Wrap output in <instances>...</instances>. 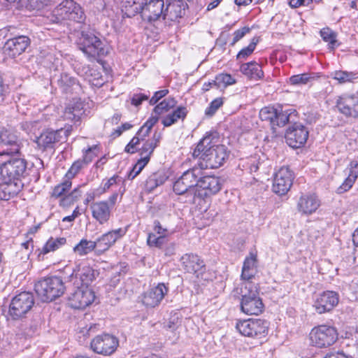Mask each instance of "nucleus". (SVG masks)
<instances>
[{
  "mask_svg": "<svg viewBox=\"0 0 358 358\" xmlns=\"http://www.w3.org/2000/svg\"><path fill=\"white\" fill-rule=\"evenodd\" d=\"M162 138L161 134L155 132L151 139H149L145 142L143 145L140 150V155L141 157H148V160L150 159V156L152 154L155 148H157Z\"/></svg>",
  "mask_w": 358,
  "mask_h": 358,
  "instance_id": "e433bc0d",
  "label": "nucleus"
},
{
  "mask_svg": "<svg viewBox=\"0 0 358 358\" xmlns=\"http://www.w3.org/2000/svg\"><path fill=\"white\" fill-rule=\"evenodd\" d=\"M183 269L189 273H193L197 278H203L206 268L203 261L194 254H185L180 258Z\"/></svg>",
  "mask_w": 358,
  "mask_h": 358,
  "instance_id": "aec40b11",
  "label": "nucleus"
},
{
  "mask_svg": "<svg viewBox=\"0 0 358 358\" xmlns=\"http://www.w3.org/2000/svg\"><path fill=\"white\" fill-rule=\"evenodd\" d=\"M117 176H114L106 181L103 180L101 186L95 189V195L101 196V194L106 192L117 183Z\"/></svg>",
  "mask_w": 358,
  "mask_h": 358,
  "instance_id": "864d4df0",
  "label": "nucleus"
},
{
  "mask_svg": "<svg viewBox=\"0 0 358 358\" xmlns=\"http://www.w3.org/2000/svg\"><path fill=\"white\" fill-rule=\"evenodd\" d=\"M48 18L52 23H61L66 20L81 23L85 21V15L80 6L73 0H64L54 8Z\"/></svg>",
  "mask_w": 358,
  "mask_h": 358,
  "instance_id": "7ed1b4c3",
  "label": "nucleus"
},
{
  "mask_svg": "<svg viewBox=\"0 0 358 358\" xmlns=\"http://www.w3.org/2000/svg\"><path fill=\"white\" fill-rule=\"evenodd\" d=\"M34 304V298L31 293L23 292L13 298L8 314L13 320H20L31 310Z\"/></svg>",
  "mask_w": 358,
  "mask_h": 358,
  "instance_id": "9d476101",
  "label": "nucleus"
},
{
  "mask_svg": "<svg viewBox=\"0 0 358 358\" xmlns=\"http://www.w3.org/2000/svg\"><path fill=\"white\" fill-rule=\"evenodd\" d=\"M257 43V39L255 38H252L251 43L238 53L236 56L237 59H246L254 52Z\"/></svg>",
  "mask_w": 358,
  "mask_h": 358,
  "instance_id": "5fc2aeb1",
  "label": "nucleus"
},
{
  "mask_svg": "<svg viewBox=\"0 0 358 358\" xmlns=\"http://www.w3.org/2000/svg\"><path fill=\"white\" fill-rule=\"evenodd\" d=\"M159 118L157 116L150 117L139 129L136 135L143 141L149 135L153 126L157 122Z\"/></svg>",
  "mask_w": 358,
  "mask_h": 358,
  "instance_id": "a18cd8bd",
  "label": "nucleus"
},
{
  "mask_svg": "<svg viewBox=\"0 0 358 358\" xmlns=\"http://www.w3.org/2000/svg\"><path fill=\"white\" fill-rule=\"evenodd\" d=\"M66 138L69 134V129H60L57 130H46L41 134L39 136L36 137L35 143L38 149L45 151L49 148H53L55 144L61 141L64 138Z\"/></svg>",
  "mask_w": 358,
  "mask_h": 358,
  "instance_id": "4468645a",
  "label": "nucleus"
},
{
  "mask_svg": "<svg viewBox=\"0 0 358 358\" xmlns=\"http://www.w3.org/2000/svg\"><path fill=\"white\" fill-rule=\"evenodd\" d=\"M0 144L8 148L0 152V156L20 154V142L16 133L10 129H3L0 131Z\"/></svg>",
  "mask_w": 358,
  "mask_h": 358,
  "instance_id": "412c9836",
  "label": "nucleus"
},
{
  "mask_svg": "<svg viewBox=\"0 0 358 358\" xmlns=\"http://www.w3.org/2000/svg\"><path fill=\"white\" fill-rule=\"evenodd\" d=\"M77 45L89 58L96 59L105 55L103 42L90 31H81L77 39Z\"/></svg>",
  "mask_w": 358,
  "mask_h": 358,
  "instance_id": "0eeeda50",
  "label": "nucleus"
},
{
  "mask_svg": "<svg viewBox=\"0 0 358 358\" xmlns=\"http://www.w3.org/2000/svg\"><path fill=\"white\" fill-rule=\"evenodd\" d=\"M177 104V101L173 97H168L158 103L154 108V112L157 115H161L170 109L173 108Z\"/></svg>",
  "mask_w": 358,
  "mask_h": 358,
  "instance_id": "c03bdc74",
  "label": "nucleus"
},
{
  "mask_svg": "<svg viewBox=\"0 0 358 358\" xmlns=\"http://www.w3.org/2000/svg\"><path fill=\"white\" fill-rule=\"evenodd\" d=\"M308 138V131L301 123H294L285 133L287 143L292 148H298L303 145Z\"/></svg>",
  "mask_w": 358,
  "mask_h": 358,
  "instance_id": "f3484780",
  "label": "nucleus"
},
{
  "mask_svg": "<svg viewBox=\"0 0 358 358\" xmlns=\"http://www.w3.org/2000/svg\"><path fill=\"white\" fill-rule=\"evenodd\" d=\"M169 93V90L166 89H164L159 91L156 92L152 98L150 99V104L155 105L161 99L166 96Z\"/></svg>",
  "mask_w": 358,
  "mask_h": 358,
  "instance_id": "680f3d73",
  "label": "nucleus"
},
{
  "mask_svg": "<svg viewBox=\"0 0 358 358\" xmlns=\"http://www.w3.org/2000/svg\"><path fill=\"white\" fill-rule=\"evenodd\" d=\"M127 231L126 228H119L103 234L95 241L97 251L99 252L107 251L117 240L122 238Z\"/></svg>",
  "mask_w": 358,
  "mask_h": 358,
  "instance_id": "4be33fe9",
  "label": "nucleus"
},
{
  "mask_svg": "<svg viewBox=\"0 0 358 358\" xmlns=\"http://www.w3.org/2000/svg\"><path fill=\"white\" fill-rule=\"evenodd\" d=\"M90 208L93 218L100 224H104L110 220L112 209L106 201L94 202L91 204Z\"/></svg>",
  "mask_w": 358,
  "mask_h": 358,
  "instance_id": "bb28decb",
  "label": "nucleus"
},
{
  "mask_svg": "<svg viewBox=\"0 0 358 358\" xmlns=\"http://www.w3.org/2000/svg\"><path fill=\"white\" fill-rule=\"evenodd\" d=\"M66 240L65 238L59 237V238H50L48 241L45 243L44 246L40 250L38 254V257H40L41 255H45L50 252H54L59 249L62 245H65Z\"/></svg>",
  "mask_w": 358,
  "mask_h": 358,
  "instance_id": "4c0bfd02",
  "label": "nucleus"
},
{
  "mask_svg": "<svg viewBox=\"0 0 358 358\" xmlns=\"http://www.w3.org/2000/svg\"><path fill=\"white\" fill-rule=\"evenodd\" d=\"M324 358H349L343 351H329Z\"/></svg>",
  "mask_w": 358,
  "mask_h": 358,
  "instance_id": "69168bd1",
  "label": "nucleus"
},
{
  "mask_svg": "<svg viewBox=\"0 0 358 358\" xmlns=\"http://www.w3.org/2000/svg\"><path fill=\"white\" fill-rule=\"evenodd\" d=\"M21 129L26 131L27 134L34 133L38 131L43 126L42 122L37 120L24 121L21 124Z\"/></svg>",
  "mask_w": 358,
  "mask_h": 358,
  "instance_id": "3c124183",
  "label": "nucleus"
},
{
  "mask_svg": "<svg viewBox=\"0 0 358 358\" xmlns=\"http://www.w3.org/2000/svg\"><path fill=\"white\" fill-rule=\"evenodd\" d=\"M338 111L347 117H358V92L345 94L336 102Z\"/></svg>",
  "mask_w": 358,
  "mask_h": 358,
  "instance_id": "2eb2a0df",
  "label": "nucleus"
},
{
  "mask_svg": "<svg viewBox=\"0 0 358 358\" xmlns=\"http://www.w3.org/2000/svg\"><path fill=\"white\" fill-rule=\"evenodd\" d=\"M98 150L97 145H94L90 147L86 150L83 155V159L81 160L85 164H87L90 163L95 157H96L97 154L96 150Z\"/></svg>",
  "mask_w": 358,
  "mask_h": 358,
  "instance_id": "bf43d9fd",
  "label": "nucleus"
},
{
  "mask_svg": "<svg viewBox=\"0 0 358 358\" xmlns=\"http://www.w3.org/2000/svg\"><path fill=\"white\" fill-rule=\"evenodd\" d=\"M296 114V110L293 108L283 110L281 107L277 108V115L273 127H284L287 123L294 121Z\"/></svg>",
  "mask_w": 358,
  "mask_h": 358,
  "instance_id": "72a5a7b5",
  "label": "nucleus"
},
{
  "mask_svg": "<svg viewBox=\"0 0 358 358\" xmlns=\"http://www.w3.org/2000/svg\"><path fill=\"white\" fill-rule=\"evenodd\" d=\"M0 174L4 181L22 182L27 175V162L24 158L13 157L1 163Z\"/></svg>",
  "mask_w": 358,
  "mask_h": 358,
  "instance_id": "423d86ee",
  "label": "nucleus"
},
{
  "mask_svg": "<svg viewBox=\"0 0 358 358\" xmlns=\"http://www.w3.org/2000/svg\"><path fill=\"white\" fill-rule=\"evenodd\" d=\"M94 292L87 286L76 287V289L69 297L71 307L75 309H83L94 300Z\"/></svg>",
  "mask_w": 358,
  "mask_h": 358,
  "instance_id": "ddd939ff",
  "label": "nucleus"
},
{
  "mask_svg": "<svg viewBox=\"0 0 358 358\" xmlns=\"http://www.w3.org/2000/svg\"><path fill=\"white\" fill-rule=\"evenodd\" d=\"M235 296H241V310L246 315H259L264 309L262 299L257 288L250 282H243L240 287L234 289Z\"/></svg>",
  "mask_w": 358,
  "mask_h": 358,
  "instance_id": "f03ea898",
  "label": "nucleus"
},
{
  "mask_svg": "<svg viewBox=\"0 0 358 358\" xmlns=\"http://www.w3.org/2000/svg\"><path fill=\"white\" fill-rule=\"evenodd\" d=\"M250 31V28L244 27L241 29H238L234 33V38L231 43V45H234L240 39H241L247 33Z\"/></svg>",
  "mask_w": 358,
  "mask_h": 358,
  "instance_id": "052dcab7",
  "label": "nucleus"
},
{
  "mask_svg": "<svg viewBox=\"0 0 358 358\" xmlns=\"http://www.w3.org/2000/svg\"><path fill=\"white\" fill-rule=\"evenodd\" d=\"M336 329L329 325H318L312 329L309 334L310 342L317 348H328L338 340Z\"/></svg>",
  "mask_w": 358,
  "mask_h": 358,
  "instance_id": "6e6552de",
  "label": "nucleus"
},
{
  "mask_svg": "<svg viewBox=\"0 0 358 358\" xmlns=\"http://www.w3.org/2000/svg\"><path fill=\"white\" fill-rule=\"evenodd\" d=\"M148 98H149V95H147V94H141V93L134 94L131 97V103L134 106H138L139 105H141L142 103V102L143 101L148 100Z\"/></svg>",
  "mask_w": 358,
  "mask_h": 358,
  "instance_id": "e2e57ef3",
  "label": "nucleus"
},
{
  "mask_svg": "<svg viewBox=\"0 0 358 358\" xmlns=\"http://www.w3.org/2000/svg\"><path fill=\"white\" fill-rule=\"evenodd\" d=\"M320 206V201L314 194H303L299 199L297 210L302 215H310Z\"/></svg>",
  "mask_w": 358,
  "mask_h": 358,
  "instance_id": "393cba45",
  "label": "nucleus"
},
{
  "mask_svg": "<svg viewBox=\"0 0 358 358\" xmlns=\"http://www.w3.org/2000/svg\"><path fill=\"white\" fill-rule=\"evenodd\" d=\"M347 177L343 183L337 188L338 194H343L350 190L358 178V162L352 161L344 171Z\"/></svg>",
  "mask_w": 358,
  "mask_h": 358,
  "instance_id": "cd10ccee",
  "label": "nucleus"
},
{
  "mask_svg": "<svg viewBox=\"0 0 358 358\" xmlns=\"http://www.w3.org/2000/svg\"><path fill=\"white\" fill-rule=\"evenodd\" d=\"M150 160H148V157H141V159L138 160L136 164L134 166L136 169H137L140 173L143 169L145 166L148 163Z\"/></svg>",
  "mask_w": 358,
  "mask_h": 358,
  "instance_id": "774afa93",
  "label": "nucleus"
},
{
  "mask_svg": "<svg viewBox=\"0 0 358 358\" xmlns=\"http://www.w3.org/2000/svg\"><path fill=\"white\" fill-rule=\"evenodd\" d=\"M29 38L24 36H20L8 40L6 43V48L8 54L15 57L25 51L29 45Z\"/></svg>",
  "mask_w": 358,
  "mask_h": 358,
  "instance_id": "c85d7f7f",
  "label": "nucleus"
},
{
  "mask_svg": "<svg viewBox=\"0 0 358 358\" xmlns=\"http://www.w3.org/2000/svg\"><path fill=\"white\" fill-rule=\"evenodd\" d=\"M241 72L251 80H259L264 76L262 67L256 62L243 64L240 67Z\"/></svg>",
  "mask_w": 358,
  "mask_h": 358,
  "instance_id": "2f4dec72",
  "label": "nucleus"
},
{
  "mask_svg": "<svg viewBox=\"0 0 358 358\" xmlns=\"http://www.w3.org/2000/svg\"><path fill=\"white\" fill-rule=\"evenodd\" d=\"M55 0H28V6L32 10L45 12L50 9Z\"/></svg>",
  "mask_w": 358,
  "mask_h": 358,
  "instance_id": "a19ab883",
  "label": "nucleus"
},
{
  "mask_svg": "<svg viewBox=\"0 0 358 358\" xmlns=\"http://www.w3.org/2000/svg\"><path fill=\"white\" fill-rule=\"evenodd\" d=\"M34 289L42 301L49 302L61 296L66 287L60 277L53 275L38 281L35 284Z\"/></svg>",
  "mask_w": 358,
  "mask_h": 358,
  "instance_id": "20e7f679",
  "label": "nucleus"
},
{
  "mask_svg": "<svg viewBox=\"0 0 358 358\" xmlns=\"http://www.w3.org/2000/svg\"><path fill=\"white\" fill-rule=\"evenodd\" d=\"M76 202L73 199L71 196V195L66 194L63 196L59 201V206L62 207H69Z\"/></svg>",
  "mask_w": 358,
  "mask_h": 358,
  "instance_id": "338daca9",
  "label": "nucleus"
},
{
  "mask_svg": "<svg viewBox=\"0 0 358 358\" xmlns=\"http://www.w3.org/2000/svg\"><path fill=\"white\" fill-rule=\"evenodd\" d=\"M22 182L5 181L3 184L0 185V200L8 201L16 196L23 188Z\"/></svg>",
  "mask_w": 358,
  "mask_h": 358,
  "instance_id": "c756f323",
  "label": "nucleus"
},
{
  "mask_svg": "<svg viewBox=\"0 0 358 358\" xmlns=\"http://www.w3.org/2000/svg\"><path fill=\"white\" fill-rule=\"evenodd\" d=\"M236 328L243 336L260 339L267 335L268 322L261 319H249L238 322Z\"/></svg>",
  "mask_w": 358,
  "mask_h": 358,
  "instance_id": "1a4fd4ad",
  "label": "nucleus"
},
{
  "mask_svg": "<svg viewBox=\"0 0 358 358\" xmlns=\"http://www.w3.org/2000/svg\"><path fill=\"white\" fill-rule=\"evenodd\" d=\"M71 181L64 178L62 182L54 187L52 192H51V196L56 199H62L63 196L66 195V193L69 192L71 187Z\"/></svg>",
  "mask_w": 358,
  "mask_h": 358,
  "instance_id": "37998d69",
  "label": "nucleus"
},
{
  "mask_svg": "<svg viewBox=\"0 0 358 358\" xmlns=\"http://www.w3.org/2000/svg\"><path fill=\"white\" fill-rule=\"evenodd\" d=\"M187 7L184 0H169L165 7V15L164 20L168 21H176L181 18L185 13Z\"/></svg>",
  "mask_w": 358,
  "mask_h": 358,
  "instance_id": "b1692460",
  "label": "nucleus"
},
{
  "mask_svg": "<svg viewBox=\"0 0 358 358\" xmlns=\"http://www.w3.org/2000/svg\"><path fill=\"white\" fill-rule=\"evenodd\" d=\"M223 99L221 97L216 98L212 101L208 108L205 110V114L208 116L213 115L215 112L223 105Z\"/></svg>",
  "mask_w": 358,
  "mask_h": 358,
  "instance_id": "4d7b16f0",
  "label": "nucleus"
},
{
  "mask_svg": "<svg viewBox=\"0 0 358 358\" xmlns=\"http://www.w3.org/2000/svg\"><path fill=\"white\" fill-rule=\"evenodd\" d=\"M257 256L252 253L245 259L242 268L241 278L245 280L252 279L256 273Z\"/></svg>",
  "mask_w": 358,
  "mask_h": 358,
  "instance_id": "473e14b6",
  "label": "nucleus"
},
{
  "mask_svg": "<svg viewBox=\"0 0 358 358\" xmlns=\"http://www.w3.org/2000/svg\"><path fill=\"white\" fill-rule=\"evenodd\" d=\"M167 292L168 288L160 283L143 294L142 302L147 307L155 308L161 303Z\"/></svg>",
  "mask_w": 358,
  "mask_h": 358,
  "instance_id": "5701e85b",
  "label": "nucleus"
},
{
  "mask_svg": "<svg viewBox=\"0 0 358 358\" xmlns=\"http://www.w3.org/2000/svg\"><path fill=\"white\" fill-rule=\"evenodd\" d=\"M216 137L215 133H206L193 152V156L201 160V170L217 169L222 166L229 157V152L224 145H215L213 140Z\"/></svg>",
  "mask_w": 358,
  "mask_h": 358,
  "instance_id": "f257e3e1",
  "label": "nucleus"
},
{
  "mask_svg": "<svg viewBox=\"0 0 358 358\" xmlns=\"http://www.w3.org/2000/svg\"><path fill=\"white\" fill-rule=\"evenodd\" d=\"M83 111L79 106H69L65 109L64 117L66 120L77 122L80 119Z\"/></svg>",
  "mask_w": 358,
  "mask_h": 358,
  "instance_id": "09e8293b",
  "label": "nucleus"
},
{
  "mask_svg": "<svg viewBox=\"0 0 358 358\" xmlns=\"http://www.w3.org/2000/svg\"><path fill=\"white\" fill-rule=\"evenodd\" d=\"M167 177L162 172L157 171L152 173L145 182V190L148 192H152L156 187L163 185Z\"/></svg>",
  "mask_w": 358,
  "mask_h": 358,
  "instance_id": "c9c22d12",
  "label": "nucleus"
},
{
  "mask_svg": "<svg viewBox=\"0 0 358 358\" xmlns=\"http://www.w3.org/2000/svg\"><path fill=\"white\" fill-rule=\"evenodd\" d=\"M320 36L325 42L328 43L329 48L334 50L339 45L336 40L337 34L329 27H324L320 31Z\"/></svg>",
  "mask_w": 358,
  "mask_h": 358,
  "instance_id": "ea45409f",
  "label": "nucleus"
},
{
  "mask_svg": "<svg viewBox=\"0 0 358 358\" xmlns=\"http://www.w3.org/2000/svg\"><path fill=\"white\" fill-rule=\"evenodd\" d=\"M222 180L214 176H206L198 178L197 193L199 196H208L217 194L222 188Z\"/></svg>",
  "mask_w": 358,
  "mask_h": 358,
  "instance_id": "a211bd4d",
  "label": "nucleus"
},
{
  "mask_svg": "<svg viewBox=\"0 0 358 358\" xmlns=\"http://www.w3.org/2000/svg\"><path fill=\"white\" fill-rule=\"evenodd\" d=\"M202 175L201 169L194 167L184 172L174 182L173 189L178 195H186L193 200L197 193L198 178Z\"/></svg>",
  "mask_w": 358,
  "mask_h": 358,
  "instance_id": "39448f33",
  "label": "nucleus"
},
{
  "mask_svg": "<svg viewBox=\"0 0 358 358\" xmlns=\"http://www.w3.org/2000/svg\"><path fill=\"white\" fill-rule=\"evenodd\" d=\"M97 250L95 241L82 239L74 248L73 252L79 256H85L90 252Z\"/></svg>",
  "mask_w": 358,
  "mask_h": 358,
  "instance_id": "58836bf2",
  "label": "nucleus"
},
{
  "mask_svg": "<svg viewBox=\"0 0 358 358\" xmlns=\"http://www.w3.org/2000/svg\"><path fill=\"white\" fill-rule=\"evenodd\" d=\"M119 345L117 337L109 334H103L94 338L90 343L91 349L97 354L108 356L115 352Z\"/></svg>",
  "mask_w": 358,
  "mask_h": 358,
  "instance_id": "9b49d317",
  "label": "nucleus"
},
{
  "mask_svg": "<svg viewBox=\"0 0 358 358\" xmlns=\"http://www.w3.org/2000/svg\"><path fill=\"white\" fill-rule=\"evenodd\" d=\"M313 79L309 73L294 75L289 78V83L294 85H306Z\"/></svg>",
  "mask_w": 358,
  "mask_h": 358,
  "instance_id": "6e6d98bb",
  "label": "nucleus"
},
{
  "mask_svg": "<svg viewBox=\"0 0 358 358\" xmlns=\"http://www.w3.org/2000/svg\"><path fill=\"white\" fill-rule=\"evenodd\" d=\"M313 0H290L289 2L292 8H298L301 6H308L312 3Z\"/></svg>",
  "mask_w": 358,
  "mask_h": 358,
  "instance_id": "0e129e2a",
  "label": "nucleus"
},
{
  "mask_svg": "<svg viewBox=\"0 0 358 358\" xmlns=\"http://www.w3.org/2000/svg\"><path fill=\"white\" fill-rule=\"evenodd\" d=\"M85 164L81 160H77L76 161L71 168L69 169L68 172L66 173L65 177L66 179H69L71 180L72 178H73L78 172L81 170V169L83 167V165Z\"/></svg>",
  "mask_w": 358,
  "mask_h": 358,
  "instance_id": "13d9d810",
  "label": "nucleus"
},
{
  "mask_svg": "<svg viewBox=\"0 0 358 358\" xmlns=\"http://www.w3.org/2000/svg\"><path fill=\"white\" fill-rule=\"evenodd\" d=\"M332 78L341 84L353 82L358 78V73L346 71H336L332 73Z\"/></svg>",
  "mask_w": 358,
  "mask_h": 358,
  "instance_id": "79ce46f5",
  "label": "nucleus"
},
{
  "mask_svg": "<svg viewBox=\"0 0 358 358\" xmlns=\"http://www.w3.org/2000/svg\"><path fill=\"white\" fill-rule=\"evenodd\" d=\"M277 108L273 106H266L259 111V117L262 121H268L273 127L274 120L276 118Z\"/></svg>",
  "mask_w": 358,
  "mask_h": 358,
  "instance_id": "de8ad7c7",
  "label": "nucleus"
},
{
  "mask_svg": "<svg viewBox=\"0 0 358 358\" xmlns=\"http://www.w3.org/2000/svg\"><path fill=\"white\" fill-rule=\"evenodd\" d=\"M96 271L89 266L77 265L72 269V273L69 275V278L70 281L73 279L77 280L79 278V280L81 282V286L88 285L95 279Z\"/></svg>",
  "mask_w": 358,
  "mask_h": 358,
  "instance_id": "a878e982",
  "label": "nucleus"
},
{
  "mask_svg": "<svg viewBox=\"0 0 358 358\" xmlns=\"http://www.w3.org/2000/svg\"><path fill=\"white\" fill-rule=\"evenodd\" d=\"M236 83V80L228 73L218 74L214 80V85L217 88H226L227 86L234 85Z\"/></svg>",
  "mask_w": 358,
  "mask_h": 358,
  "instance_id": "49530a36",
  "label": "nucleus"
},
{
  "mask_svg": "<svg viewBox=\"0 0 358 358\" xmlns=\"http://www.w3.org/2000/svg\"><path fill=\"white\" fill-rule=\"evenodd\" d=\"M166 243V235L157 236L154 233H150L148 236L147 243L150 247L162 248Z\"/></svg>",
  "mask_w": 358,
  "mask_h": 358,
  "instance_id": "8fccbe9b",
  "label": "nucleus"
},
{
  "mask_svg": "<svg viewBox=\"0 0 358 358\" xmlns=\"http://www.w3.org/2000/svg\"><path fill=\"white\" fill-rule=\"evenodd\" d=\"M188 113V110L185 106H178L172 113L164 116L162 120V124L166 127H170L176 124L178 120L183 121Z\"/></svg>",
  "mask_w": 358,
  "mask_h": 358,
  "instance_id": "7c9ffc66",
  "label": "nucleus"
},
{
  "mask_svg": "<svg viewBox=\"0 0 358 358\" xmlns=\"http://www.w3.org/2000/svg\"><path fill=\"white\" fill-rule=\"evenodd\" d=\"M165 4L164 0H150L143 6L141 16L144 20L152 22L164 20Z\"/></svg>",
  "mask_w": 358,
  "mask_h": 358,
  "instance_id": "6ab92c4d",
  "label": "nucleus"
},
{
  "mask_svg": "<svg viewBox=\"0 0 358 358\" xmlns=\"http://www.w3.org/2000/svg\"><path fill=\"white\" fill-rule=\"evenodd\" d=\"M294 178V173L287 166L281 167L275 173L273 191L278 195H285L290 189Z\"/></svg>",
  "mask_w": 358,
  "mask_h": 358,
  "instance_id": "f8f14e48",
  "label": "nucleus"
},
{
  "mask_svg": "<svg viewBox=\"0 0 358 358\" xmlns=\"http://www.w3.org/2000/svg\"><path fill=\"white\" fill-rule=\"evenodd\" d=\"M58 84L64 91H67L71 87L77 85V82L75 78L67 73H62L58 80Z\"/></svg>",
  "mask_w": 358,
  "mask_h": 358,
  "instance_id": "603ef678",
  "label": "nucleus"
},
{
  "mask_svg": "<svg viewBox=\"0 0 358 358\" xmlns=\"http://www.w3.org/2000/svg\"><path fill=\"white\" fill-rule=\"evenodd\" d=\"M143 6L134 0H122L121 10L124 17H132L142 13Z\"/></svg>",
  "mask_w": 358,
  "mask_h": 358,
  "instance_id": "f704fd0d",
  "label": "nucleus"
},
{
  "mask_svg": "<svg viewBox=\"0 0 358 358\" xmlns=\"http://www.w3.org/2000/svg\"><path fill=\"white\" fill-rule=\"evenodd\" d=\"M339 301L338 294L334 291H325L316 296L313 308L319 314L331 311Z\"/></svg>",
  "mask_w": 358,
  "mask_h": 358,
  "instance_id": "dca6fc26",
  "label": "nucleus"
}]
</instances>
